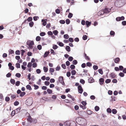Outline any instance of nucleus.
<instances>
[{
    "instance_id": "nucleus-12",
    "label": "nucleus",
    "mask_w": 126,
    "mask_h": 126,
    "mask_svg": "<svg viewBox=\"0 0 126 126\" xmlns=\"http://www.w3.org/2000/svg\"><path fill=\"white\" fill-rule=\"evenodd\" d=\"M120 61V59L118 57L116 58L114 60V62L116 63H118Z\"/></svg>"
},
{
    "instance_id": "nucleus-38",
    "label": "nucleus",
    "mask_w": 126,
    "mask_h": 126,
    "mask_svg": "<svg viewBox=\"0 0 126 126\" xmlns=\"http://www.w3.org/2000/svg\"><path fill=\"white\" fill-rule=\"evenodd\" d=\"M43 69L44 72H47L48 71V68L45 66H44L43 67Z\"/></svg>"
},
{
    "instance_id": "nucleus-13",
    "label": "nucleus",
    "mask_w": 126,
    "mask_h": 126,
    "mask_svg": "<svg viewBox=\"0 0 126 126\" xmlns=\"http://www.w3.org/2000/svg\"><path fill=\"white\" fill-rule=\"evenodd\" d=\"M21 109V108L19 107L16 109L15 110H14L16 112V113L17 114L20 112Z\"/></svg>"
},
{
    "instance_id": "nucleus-15",
    "label": "nucleus",
    "mask_w": 126,
    "mask_h": 126,
    "mask_svg": "<svg viewBox=\"0 0 126 126\" xmlns=\"http://www.w3.org/2000/svg\"><path fill=\"white\" fill-rule=\"evenodd\" d=\"M26 88L27 90H29L30 91L32 89L31 86L29 84L26 85Z\"/></svg>"
},
{
    "instance_id": "nucleus-18",
    "label": "nucleus",
    "mask_w": 126,
    "mask_h": 126,
    "mask_svg": "<svg viewBox=\"0 0 126 126\" xmlns=\"http://www.w3.org/2000/svg\"><path fill=\"white\" fill-rule=\"evenodd\" d=\"M27 20L28 21L27 22V23H28L29 22H30L32 21V18L31 16L29 17L28 18Z\"/></svg>"
},
{
    "instance_id": "nucleus-26",
    "label": "nucleus",
    "mask_w": 126,
    "mask_h": 126,
    "mask_svg": "<svg viewBox=\"0 0 126 126\" xmlns=\"http://www.w3.org/2000/svg\"><path fill=\"white\" fill-rule=\"evenodd\" d=\"M76 72L75 70H73L71 71V75H75L76 74Z\"/></svg>"
},
{
    "instance_id": "nucleus-35",
    "label": "nucleus",
    "mask_w": 126,
    "mask_h": 126,
    "mask_svg": "<svg viewBox=\"0 0 126 126\" xmlns=\"http://www.w3.org/2000/svg\"><path fill=\"white\" fill-rule=\"evenodd\" d=\"M98 72L101 75H102L103 74V72L102 69H100L98 70Z\"/></svg>"
},
{
    "instance_id": "nucleus-47",
    "label": "nucleus",
    "mask_w": 126,
    "mask_h": 126,
    "mask_svg": "<svg viewBox=\"0 0 126 126\" xmlns=\"http://www.w3.org/2000/svg\"><path fill=\"white\" fill-rule=\"evenodd\" d=\"M115 96H111V101H115Z\"/></svg>"
},
{
    "instance_id": "nucleus-33",
    "label": "nucleus",
    "mask_w": 126,
    "mask_h": 126,
    "mask_svg": "<svg viewBox=\"0 0 126 126\" xmlns=\"http://www.w3.org/2000/svg\"><path fill=\"white\" fill-rule=\"evenodd\" d=\"M54 69L53 68H50L49 70V72L50 73H53L54 71Z\"/></svg>"
},
{
    "instance_id": "nucleus-59",
    "label": "nucleus",
    "mask_w": 126,
    "mask_h": 126,
    "mask_svg": "<svg viewBox=\"0 0 126 126\" xmlns=\"http://www.w3.org/2000/svg\"><path fill=\"white\" fill-rule=\"evenodd\" d=\"M86 65L87 66L90 67L92 66V64L90 62H88L86 63Z\"/></svg>"
},
{
    "instance_id": "nucleus-3",
    "label": "nucleus",
    "mask_w": 126,
    "mask_h": 126,
    "mask_svg": "<svg viewBox=\"0 0 126 126\" xmlns=\"http://www.w3.org/2000/svg\"><path fill=\"white\" fill-rule=\"evenodd\" d=\"M78 92L79 93L81 94L83 91V90L81 85L78 86Z\"/></svg>"
},
{
    "instance_id": "nucleus-31",
    "label": "nucleus",
    "mask_w": 126,
    "mask_h": 126,
    "mask_svg": "<svg viewBox=\"0 0 126 126\" xmlns=\"http://www.w3.org/2000/svg\"><path fill=\"white\" fill-rule=\"evenodd\" d=\"M26 94V93L25 92H21L20 94V96L22 97L23 96Z\"/></svg>"
},
{
    "instance_id": "nucleus-64",
    "label": "nucleus",
    "mask_w": 126,
    "mask_h": 126,
    "mask_svg": "<svg viewBox=\"0 0 126 126\" xmlns=\"http://www.w3.org/2000/svg\"><path fill=\"white\" fill-rule=\"evenodd\" d=\"M72 124L73 125H71V124H70L69 125V126H76V123L75 122H72Z\"/></svg>"
},
{
    "instance_id": "nucleus-54",
    "label": "nucleus",
    "mask_w": 126,
    "mask_h": 126,
    "mask_svg": "<svg viewBox=\"0 0 126 126\" xmlns=\"http://www.w3.org/2000/svg\"><path fill=\"white\" fill-rule=\"evenodd\" d=\"M119 75L121 77H123L125 75L123 73L121 72L119 74Z\"/></svg>"
},
{
    "instance_id": "nucleus-1",
    "label": "nucleus",
    "mask_w": 126,
    "mask_h": 126,
    "mask_svg": "<svg viewBox=\"0 0 126 126\" xmlns=\"http://www.w3.org/2000/svg\"><path fill=\"white\" fill-rule=\"evenodd\" d=\"M124 0H117L115 1L114 2L115 5L117 7H120L125 4Z\"/></svg>"
},
{
    "instance_id": "nucleus-45",
    "label": "nucleus",
    "mask_w": 126,
    "mask_h": 126,
    "mask_svg": "<svg viewBox=\"0 0 126 126\" xmlns=\"http://www.w3.org/2000/svg\"><path fill=\"white\" fill-rule=\"evenodd\" d=\"M63 37L65 39H68L69 38V36L67 34H65L63 35Z\"/></svg>"
},
{
    "instance_id": "nucleus-30",
    "label": "nucleus",
    "mask_w": 126,
    "mask_h": 126,
    "mask_svg": "<svg viewBox=\"0 0 126 126\" xmlns=\"http://www.w3.org/2000/svg\"><path fill=\"white\" fill-rule=\"evenodd\" d=\"M47 91L48 93L49 94H51L52 92V90L49 89H47Z\"/></svg>"
},
{
    "instance_id": "nucleus-34",
    "label": "nucleus",
    "mask_w": 126,
    "mask_h": 126,
    "mask_svg": "<svg viewBox=\"0 0 126 126\" xmlns=\"http://www.w3.org/2000/svg\"><path fill=\"white\" fill-rule=\"evenodd\" d=\"M79 107L80 108H82L83 110L86 109L87 108L85 106H83L81 104L80 105Z\"/></svg>"
},
{
    "instance_id": "nucleus-40",
    "label": "nucleus",
    "mask_w": 126,
    "mask_h": 126,
    "mask_svg": "<svg viewBox=\"0 0 126 126\" xmlns=\"http://www.w3.org/2000/svg\"><path fill=\"white\" fill-rule=\"evenodd\" d=\"M82 38L84 40H86L87 38V36L86 35H84Z\"/></svg>"
},
{
    "instance_id": "nucleus-50",
    "label": "nucleus",
    "mask_w": 126,
    "mask_h": 126,
    "mask_svg": "<svg viewBox=\"0 0 126 126\" xmlns=\"http://www.w3.org/2000/svg\"><path fill=\"white\" fill-rule=\"evenodd\" d=\"M81 104L84 106H85L87 104L86 101H82L81 102Z\"/></svg>"
},
{
    "instance_id": "nucleus-44",
    "label": "nucleus",
    "mask_w": 126,
    "mask_h": 126,
    "mask_svg": "<svg viewBox=\"0 0 126 126\" xmlns=\"http://www.w3.org/2000/svg\"><path fill=\"white\" fill-rule=\"evenodd\" d=\"M34 24V22L33 21L30 22L29 23V25L31 27H32L33 25Z\"/></svg>"
},
{
    "instance_id": "nucleus-36",
    "label": "nucleus",
    "mask_w": 126,
    "mask_h": 126,
    "mask_svg": "<svg viewBox=\"0 0 126 126\" xmlns=\"http://www.w3.org/2000/svg\"><path fill=\"white\" fill-rule=\"evenodd\" d=\"M94 109L96 111H97L99 110V108L98 106H96L94 107Z\"/></svg>"
},
{
    "instance_id": "nucleus-14",
    "label": "nucleus",
    "mask_w": 126,
    "mask_h": 126,
    "mask_svg": "<svg viewBox=\"0 0 126 126\" xmlns=\"http://www.w3.org/2000/svg\"><path fill=\"white\" fill-rule=\"evenodd\" d=\"M49 53L50 52L49 51H46L44 54V58L47 57Z\"/></svg>"
},
{
    "instance_id": "nucleus-46",
    "label": "nucleus",
    "mask_w": 126,
    "mask_h": 126,
    "mask_svg": "<svg viewBox=\"0 0 126 126\" xmlns=\"http://www.w3.org/2000/svg\"><path fill=\"white\" fill-rule=\"evenodd\" d=\"M46 33L44 32H42L40 33V35L41 36H43L45 35Z\"/></svg>"
},
{
    "instance_id": "nucleus-62",
    "label": "nucleus",
    "mask_w": 126,
    "mask_h": 126,
    "mask_svg": "<svg viewBox=\"0 0 126 126\" xmlns=\"http://www.w3.org/2000/svg\"><path fill=\"white\" fill-rule=\"evenodd\" d=\"M15 54L17 55H20V51L19 50H16L15 52Z\"/></svg>"
},
{
    "instance_id": "nucleus-21",
    "label": "nucleus",
    "mask_w": 126,
    "mask_h": 126,
    "mask_svg": "<svg viewBox=\"0 0 126 126\" xmlns=\"http://www.w3.org/2000/svg\"><path fill=\"white\" fill-rule=\"evenodd\" d=\"M11 83L13 85H14L15 83V81L14 79H11L10 80Z\"/></svg>"
},
{
    "instance_id": "nucleus-16",
    "label": "nucleus",
    "mask_w": 126,
    "mask_h": 126,
    "mask_svg": "<svg viewBox=\"0 0 126 126\" xmlns=\"http://www.w3.org/2000/svg\"><path fill=\"white\" fill-rule=\"evenodd\" d=\"M65 49L66 50V51L68 52H69L71 51L70 48V47L68 46H66V47L65 48Z\"/></svg>"
},
{
    "instance_id": "nucleus-39",
    "label": "nucleus",
    "mask_w": 126,
    "mask_h": 126,
    "mask_svg": "<svg viewBox=\"0 0 126 126\" xmlns=\"http://www.w3.org/2000/svg\"><path fill=\"white\" fill-rule=\"evenodd\" d=\"M33 86L34 87V89L35 90L39 88V86L37 85L34 84L33 85Z\"/></svg>"
},
{
    "instance_id": "nucleus-55",
    "label": "nucleus",
    "mask_w": 126,
    "mask_h": 126,
    "mask_svg": "<svg viewBox=\"0 0 126 126\" xmlns=\"http://www.w3.org/2000/svg\"><path fill=\"white\" fill-rule=\"evenodd\" d=\"M37 48L39 50H41L42 48L41 46L40 45H38L37 46Z\"/></svg>"
},
{
    "instance_id": "nucleus-11",
    "label": "nucleus",
    "mask_w": 126,
    "mask_h": 126,
    "mask_svg": "<svg viewBox=\"0 0 126 126\" xmlns=\"http://www.w3.org/2000/svg\"><path fill=\"white\" fill-rule=\"evenodd\" d=\"M105 13H107L110 12V11L111 9H109L108 8H105L104 10H103Z\"/></svg>"
},
{
    "instance_id": "nucleus-2",
    "label": "nucleus",
    "mask_w": 126,
    "mask_h": 126,
    "mask_svg": "<svg viewBox=\"0 0 126 126\" xmlns=\"http://www.w3.org/2000/svg\"><path fill=\"white\" fill-rule=\"evenodd\" d=\"M59 83H60L63 85H65V83L63 80V76H60L58 79V81H57V84L58 85Z\"/></svg>"
},
{
    "instance_id": "nucleus-4",
    "label": "nucleus",
    "mask_w": 126,
    "mask_h": 126,
    "mask_svg": "<svg viewBox=\"0 0 126 126\" xmlns=\"http://www.w3.org/2000/svg\"><path fill=\"white\" fill-rule=\"evenodd\" d=\"M125 19V17L123 16H122L121 17H116V20L117 21H118L121 20H123Z\"/></svg>"
},
{
    "instance_id": "nucleus-51",
    "label": "nucleus",
    "mask_w": 126,
    "mask_h": 126,
    "mask_svg": "<svg viewBox=\"0 0 126 126\" xmlns=\"http://www.w3.org/2000/svg\"><path fill=\"white\" fill-rule=\"evenodd\" d=\"M15 76L19 78L21 76V75L19 73H17L16 74Z\"/></svg>"
},
{
    "instance_id": "nucleus-61",
    "label": "nucleus",
    "mask_w": 126,
    "mask_h": 126,
    "mask_svg": "<svg viewBox=\"0 0 126 126\" xmlns=\"http://www.w3.org/2000/svg\"><path fill=\"white\" fill-rule=\"evenodd\" d=\"M32 63L29 62L27 65V66L28 68H31L32 66Z\"/></svg>"
},
{
    "instance_id": "nucleus-8",
    "label": "nucleus",
    "mask_w": 126,
    "mask_h": 126,
    "mask_svg": "<svg viewBox=\"0 0 126 126\" xmlns=\"http://www.w3.org/2000/svg\"><path fill=\"white\" fill-rule=\"evenodd\" d=\"M81 118L80 117L77 118L76 119V121L77 124H79V123H81Z\"/></svg>"
},
{
    "instance_id": "nucleus-43",
    "label": "nucleus",
    "mask_w": 126,
    "mask_h": 126,
    "mask_svg": "<svg viewBox=\"0 0 126 126\" xmlns=\"http://www.w3.org/2000/svg\"><path fill=\"white\" fill-rule=\"evenodd\" d=\"M73 16V14L72 13H69L68 17V18H71Z\"/></svg>"
},
{
    "instance_id": "nucleus-49",
    "label": "nucleus",
    "mask_w": 126,
    "mask_h": 126,
    "mask_svg": "<svg viewBox=\"0 0 126 126\" xmlns=\"http://www.w3.org/2000/svg\"><path fill=\"white\" fill-rule=\"evenodd\" d=\"M68 40V41H69L71 43L73 42L74 41L73 38L71 37L69 38Z\"/></svg>"
},
{
    "instance_id": "nucleus-41",
    "label": "nucleus",
    "mask_w": 126,
    "mask_h": 126,
    "mask_svg": "<svg viewBox=\"0 0 126 126\" xmlns=\"http://www.w3.org/2000/svg\"><path fill=\"white\" fill-rule=\"evenodd\" d=\"M41 39V38L40 36H38L36 37V41H39Z\"/></svg>"
},
{
    "instance_id": "nucleus-27",
    "label": "nucleus",
    "mask_w": 126,
    "mask_h": 126,
    "mask_svg": "<svg viewBox=\"0 0 126 126\" xmlns=\"http://www.w3.org/2000/svg\"><path fill=\"white\" fill-rule=\"evenodd\" d=\"M110 34L113 36H114L115 34V33L114 32L112 31H110Z\"/></svg>"
},
{
    "instance_id": "nucleus-57",
    "label": "nucleus",
    "mask_w": 126,
    "mask_h": 126,
    "mask_svg": "<svg viewBox=\"0 0 126 126\" xmlns=\"http://www.w3.org/2000/svg\"><path fill=\"white\" fill-rule=\"evenodd\" d=\"M20 82L19 81H17L15 83V85L17 86H18L19 85Z\"/></svg>"
},
{
    "instance_id": "nucleus-37",
    "label": "nucleus",
    "mask_w": 126,
    "mask_h": 126,
    "mask_svg": "<svg viewBox=\"0 0 126 126\" xmlns=\"http://www.w3.org/2000/svg\"><path fill=\"white\" fill-rule=\"evenodd\" d=\"M93 68L94 70H96L98 69V66L97 65H93Z\"/></svg>"
},
{
    "instance_id": "nucleus-6",
    "label": "nucleus",
    "mask_w": 126,
    "mask_h": 126,
    "mask_svg": "<svg viewBox=\"0 0 126 126\" xmlns=\"http://www.w3.org/2000/svg\"><path fill=\"white\" fill-rule=\"evenodd\" d=\"M12 65V64L11 63H9L8 64V66L9 67V69L12 71L14 69V67Z\"/></svg>"
},
{
    "instance_id": "nucleus-7",
    "label": "nucleus",
    "mask_w": 126,
    "mask_h": 126,
    "mask_svg": "<svg viewBox=\"0 0 126 126\" xmlns=\"http://www.w3.org/2000/svg\"><path fill=\"white\" fill-rule=\"evenodd\" d=\"M47 19H43L41 20V22H42V25L43 26H45L47 23Z\"/></svg>"
},
{
    "instance_id": "nucleus-24",
    "label": "nucleus",
    "mask_w": 126,
    "mask_h": 126,
    "mask_svg": "<svg viewBox=\"0 0 126 126\" xmlns=\"http://www.w3.org/2000/svg\"><path fill=\"white\" fill-rule=\"evenodd\" d=\"M94 79L92 77H91L89 79L88 82L89 83H93L94 82Z\"/></svg>"
},
{
    "instance_id": "nucleus-60",
    "label": "nucleus",
    "mask_w": 126,
    "mask_h": 126,
    "mask_svg": "<svg viewBox=\"0 0 126 126\" xmlns=\"http://www.w3.org/2000/svg\"><path fill=\"white\" fill-rule=\"evenodd\" d=\"M70 68L72 70H73L75 68V66L74 64H71L70 66Z\"/></svg>"
},
{
    "instance_id": "nucleus-52",
    "label": "nucleus",
    "mask_w": 126,
    "mask_h": 126,
    "mask_svg": "<svg viewBox=\"0 0 126 126\" xmlns=\"http://www.w3.org/2000/svg\"><path fill=\"white\" fill-rule=\"evenodd\" d=\"M15 114H16V112L15 111V110H13L11 114V116H13L15 115Z\"/></svg>"
},
{
    "instance_id": "nucleus-29",
    "label": "nucleus",
    "mask_w": 126,
    "mask_h": 126,
    "mask_svg": "<svg viewBox=\"0 0 126 126\" xmlns=\"http://www.w3.org/2000/svg\"><path fill=\"white\" fill-rule=\"evenodd\" d=\"M112 112L113 114H115L117 113V111L116 109H113L112 110Z\"/></svg>"
},
{
    "instance_id": "nucleus-25",
    "label": "nucleus",
    "mask_w": 126,
    "mask_h": 126,
    "mask_svg": "<svg viewBox=\"0 0 126 126\" xmlns=\"http://www.w3.org/2000/svg\"><path fill=\"white\" fill-rule=\"evenodd\" d=\"M52 45V48L54 49H57L58 47L57 46V45L53 44Z\"/></svg>"
},
{
    "instance_id": "nucleus-58",
    "label": "nucleus",
    "mask_w": 126,
    "mask_h": 126,
    "mask_svg": "<svg viewBox=\"0 0 126 126\" xmlns=\"http://www.w3.org/2000/svg\"><path fill=\"white\" fill-rule=\"evenodd\" d=\"M16 67L17 68H20V64L19 63H16Z\"/></svg>"
},
{
    "instance_id": "nucleus-5",
    "label": "nucleus",
    "mask_w": 126,
    "mask_h": 126,
    "mask_svg": "<svg viewBox=\"0 0 126 126\" xmlns=\"http://www.w3.org/2000/svg\"><path fill=\"white\" fill-rule=\"evenodd\" d=\"M26 44L29 46H32L34 44V42L30 40L28 41Z\"/></svg>"
},
{
    "instance_id": "nucleus-32",
    "label": "nucleus",
    "mask_w": 126,
    "mask_h": 126,
    "mask_svg": "<svg viewBox=\"0 0 126 126\" xmlns=\"http://www.w3.org/2000/svg\"><path fill=\"white\" fill-rule=\"evenodd\" d=\"M107 111L108 113H111V112L112 110L110 108H108L107 109Z\"/></svg>"
},
{
    "instance_id": "nucleus-22",
    "label": "nucleus",
    "mask_w": 126,
    "mask_h": 126,
    "mask_svg": "<svg viewBox=\"0 0 126 126\" xmlns=\"http://www.w3.org/2000/svg\"><path fill=\"white\" fill-rule=\"evenodd\" d=\"M27 121H29V122L30 123H31L32 122V118L30 116H29L28 117V118L27 119Z\"/></svg>"
},
{
    "instance_id": "nucleus-10",
    "label": "nucleus",
    "mask_w": 126,
    "mask_h": 126,
    "mask_svg": "<svg viewBox=\"0 0 126 126\" xmlns=\"http://www.w3.org/2000/svg\"><path fill=\"white\" fill-rule=\"evenodd\" d=\"M91 24V22L88 21H86L85 22V25L87 27H89Z\"/></svg>"
},
{
    "instance_id": "nucleus-56",
    "label": "nucleus",
    "mask_w": 126,
    "mask_h": 126,
    "mask_svg": "<svg viewBox=\"0 0 126 126\" xmlns=\"http://www.w3.org/2000/svg\"><path fill=\"white\" fill-rule=\"evenodd\" d=\"M49 84V82L48 81H46L44 82L45 85L47 86H48Z\"/></svg>"
},
{
    "instance_id": "nucleus-20",
    "label": "nucleus",
    "mask_w": 126,
    "mask_h": 126,
    "mask_svg": "<svg viewBox=\"0 0 126 126\" xmlns=\"http://www.w3.org/2000/svg\"><path fill=\"white\" fill-rule=\"evenodd\" d=\"M67 96L71 98L73 101H74L75 100V99L74 97L72 96L70 94H68Z\"/></svg>"
},
{
    "instance_id": "nucleus-53",
    "label": "nucleus",
    "mask_w": 126,
    "mask_h": 126,
    "mask_svg": "<svg viewBox=\"0 0 126 126\" xmlns=\"http://www.w3.org/2000/svg\"><path fill=\"white\" fill-rule=\"evenodd\" d=\"M111 80L110 79H107L105 81V82L107 84L110 83Z\"/></svg>"
},
{
    "instance_id": "nucleus-9",
    "label": "nucleus",
    "mask_w": 126,
    "mask_h": 126,
    "mask_svg": "<svg viewBox=\"0 0 126 126\" xmlns=\"http://www.w3.org/2000/svg\"><path fill=\"white\" fill-rule=\"evenodd\" d=\"M104 79L103 78H101L99 79V83L100 85H102L104 82Z\"/></svg>"
},
{
    "instance_id": "nucleus-48",
    "label": "nucleus",
    "mask_w": 126,
    "mask_h": 126,
    "mask_svg": "<svg viewBox=\"0 0 126 126\" xmlns=\"http://www.w3.org/2000/svg\"><path fill=\"white\" fill-rule=\"evenodd\" d=\"M78 63V61L76 60H74L72 62V63L74 65H76Z\"/></svg>"
},
{
    "instance_id": "nucleus-19",
    "label": "nucleus",
    "mask_w": 126,
    "mask_h": 126,
    "mask_svg": "<svg viewBox=\"0 0 126 126\" xmlns=\"http://www.w3.org/2000/svg\"><path fill=\"white\" fill-rule=\"evenodd\" d=\"M110 76L112 79L116 77L115 74L113 73H111L110 74Z\"/></svg>"
},
{
    "instance_id": "nucleus-42",
    "label": "nucleus",
    "mask_w": 126,
    "mask_h": 126,
    "mask_svg": "<svg viewBox=\"0 0 126 126\" xmlns=\"http://www.w3.org/2000/svg\"><path fill=\"white\" fill-rule=\"evenodd\" d=\"M50 52L51 54H52L53 55H55L56 54V53L54 52V50L52 49H50Z\"/></svg>"
},
{
    "instance_id": "nucleus-63",
    "label": "nucleus",
    "mask_w": 126,
    "mask_h": 126,
    "mask_svg": "<svg viewBox=\"0 0 126 126\" xmlns=\"http://www.w3.org/2000/svg\"><path fill=\"white\" fill-rule=\"evenodd\" d=\"M70 21L68 19H66V24H68L70 23Z\"/></svg>"
},
{
    "instance_id": "nucleus-23",
    "label": "nucleus",
    "mask_w": 126,
    "mask_h": 126,
    "mask_svg": "<svg viewBox=\"0 0 126 126\" xmlns=\"http://www.w3.org/2000/svg\"><path fill=\"white\" fill-rule=\"evenodd\" d=\"M32 122L33 124H35L37 122V120L35 118L32 119Z\"/></svg>"
},
{
    "instance_id": "nucleus-28",
    "label": "nucleus",
    "mask_w": 126,
    "mask_h": 126,
    "mask_svg": "<svg viewBox=\"0 0 126 126\" xmlns=\"http://www.w3.org/2000/svg\"><path fill=\"white\" fill-rule=\"evenodd\" d=\"M53 33L55 35H57L58 34V31L57 30H54L53 31Z\"/></svg>"
},
{
    "instance_id": "nucleus-17",
    "label": "nucleus",
    "mask_w": 126,
    "mask_h": 126,
    "mask_svg": "<svg viewBox=\"0 0 126 126\" xmlns=\"http://www.w3.org/2000/svg\"><path fill=\"white\" fill-rule=\"evenodd\" d=\"M57 44L61 47L63 46L64 45V44L62 42H57Z\"/></svg>"
}]
</instances>
